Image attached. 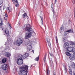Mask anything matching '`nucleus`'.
I'll return each mask as SVG.
<instances>
[{
    "mask_svg": "<svg viewBox=\"0 0 75 75\" xmlns=\"http://www.w3.org/2000/svg\"><path fill=\"white\" fill-rule=\"evenodd\" d=\"M49 71V70L48 69L46 70V72H47V75H49V73H48Z\"/></svg>",
    "mask_w": 75,
    "mask_h": 75,
    "instance_id": "obj_26",
    "label": "nucleus"
},
{
    "mask_svg": "<svg viewBox=\"0 0 75 75\" xmlns=\"http://www.w3.org/2000/svg\"><path fill=\"white\" fill-rule=\"evenodd\" d=\"M67 31L65 32L64 33V35H67Z\"/></svg>",
    "mask_w": 75,
    "mask_h": 75,
    "instance_id": "obj_27",
    "label": "nucleus"
},
{
    "mask_svg": "<svg viewBox=\"0 0 75 75\" xmlns=\"http://www.w3.org/2000/svg\"><path fill=\"white\" fill-rule=\"evenodd\" d=\"M9 68V66H8V65L7 64H3L2 67V69L4 70L5 71H6V70H7V69Z\"/></svg>",
    "mask_w": 75,
    "mask_h": 75,
    "instance_id": "obj_6",
    "label": "nucleus"
},
{
    "mask_svg": "<svg viewBox=\"0 0 75 75\" xmlns=\"http://www.w3.org/2000/svg\"><path fill=\"white\" fill-rule=\"evenodd\" d=\"M57 1V0H55L54 4H55V3Z\"/></svg>",
    "mask_w": 75,
    "mask_h": 75,
    "instance_id": "obj_39",
    "label": "nucleus"
},
{
    "mask_svg": "<svg viewBox=\"0 0 75 75\" xmlns=\"http://www.w3.org/2000/svg\"><path fill=\"white\" fill-rule=\"evenodd\" d=\"M50 64H53V62H52V58H50Z\"/></svg>",
    "mask_w": 75,
    "mask_h": 75,
    "instance_id": "obj_20",
    "label": "nucleus"
},
{
    "mask_svg": "<svg viewBox=\"0 0 75 75\" xmlns=\"http://www.w3.org/2000/svg\"><path fill=\"white\" fill-rule=\"evenodd\" d=\"M74 54V55H75V49H74L73 50V52H72Z\"/></svg>",
    "mask_w": 75,
    "mask_h": 75,
    "instance_id": "obj_25",
    "label": "nucleus"
},
{
    "mask_svg": "<svg viewBox=\"0 0 75 75\" xmlns=\"http://www.w3.org/2000/svg\"><path fill=\"white\" fill-rule=\"evenodd\" d=\"M28 57V53H25L23 54V56H22L21 54L19 55V58L17 60V64L19 65H21L23 64V60L22 59H25V58H27Z\"/></svg>",
    "mask_w": 75,
    "mask_h": 75,
    "instance_id": "obj_3",
    "label": "nucleus"
},
{
    "mask_svg": "<svg viewBox=\"0 0 75 75\" xmlns=\"http://www.w3.org/2000/svg\"><path fill=\"white\" fill-rule=\"evenodd\" d=\"M72 1L73 4H75V0H72Z\"/></svg>",
    "mask_w": 75,
    "mask_h": 75,
    "instance_id": "obj_32",
    "label": "nucleus"
},
{
    "mask_svg": "<svg viewBox=\"0 0 75 75\" xmlns=\"http://www.w3.org/2000/svg\"><path fill=\"white\" fill-rule=\"evenodd\" d=\"M1 6H0V10H0V8H1Z\"/></svg>",
    "mask_w": 75,
    "mask_h": 75,
    "instance_id": "obj_49",
    "label": "nucleus"
},
{
    "mask_svg": "<svg viewBox=\"0 0 75 75\" xmlns=\"http://www.w3.org/2000/svg\"><path fill=\"white\" fill-rule=\"evenodd\" d=\"M12 1H13V0H12Z\"/></svg>",
    "mask_w": 75,
    "mask_h": 75,
    "instance_id": "obj_52",
    "label": "nucleus"
},
{
    "mask_svg": "<svg viewBox=\"0 0 75 75\" xmlns=\"http://www.w3.org/2000/svg\"><path fill=\"white\" fill-rule=\"evenodd\" d=\"M1 48H3V46H2L1 48H0V49H1Z\"/></svg>",
    "mask_w": 75,
    "mask_h": 75,
    "instance_id": "obj_48",
    "label": "nucleus"
},
{
    "mask_svg": "<svg viewBox=\"0 0 75 75\" xmlns=\"http://www.w3.org/2000/svg\"><path fill=\"white\" fill-rule=\"evenodd\" d=\"M50 54L51 57H53V56H54V55H53V54L52 53H50Z\"/></svg>",
    "mask_w": 75,
    "mask_h": 75,
    "instance_id": "obj_37",
    "label": "nucleus"
},
{
    "mask_svg": "<svg viewBox=\"0 0 75 75\" xmlns=\"http://www.w3.org/2000/svg\"><path fill=\"white\" fill-rule=\"evenodd\" d=\"M69 72L70 75H72V70L71 69H69Z\"/></svg>",
    "mask_w": 75,
    "mask_h": 75,
    "instance_id": "obj_17",
    "label": "nucleus"
},
{
    "mask_svg": "<svg viewBox=\"0 0 75 75\" xmlns=\"http://www.w3.org/2000/svg\"><path fill=\"white\" fill-rule=\"evenodd\" d=\"M5 55L7 57H10L11 56V54L8 52H6L5 53Z\"/></svg>",
    "mask_w": 75,
    "mask_h": 75,
    "instance_id": "obj_11",
    "label": "nucleus"
},
{
    "mask_svg": "<svg viewBox=\"0 0 75 75\" xmlns=\"http://www.w3.org/2000/svg\"><path fill=\"white\" fill-rule=\"evenodd\" d=\"M39 56L38 57H36L35 59V61H38V59H39Z\"/></svg>",
    "mask_w": 75,
    "mask_h": 75,
    "instance_id": "obj_21",
    "label": "nucleus"
},
{
    "mask_svg": "<svg viewBox=\"0 0 75 75\" xmlns=\"http://www.w3.org/2000/svg\"><path fill=\"white\" fill-rule=\"evenodd\" d=\"M21 69L18 71L19 75H27L28 72V67L27 65H23L20 67Z\"/></svg>",
    "mask_w": 75,
    "mask_h": 75,
    "instance_id": "obj_2",
    "label": "nucleus"
},
{
    "mask_svg": "<svg viewBox=\"0 0 75 75\" xmlns=\"http://www.w3.org/2000/svg\"><path fill=\"white\" fill-rule=\"evenodd\" d=\"M4 16L5 17H8V15L6 13L5 14Z\"/></svg>",
    "mask_w": 75,
    "mask_h": 75,
    "instance_id": "obj_33",
    "label": "nucleus"
},
{
    "mask_svg": "<svg viewBox=\"0 0 75 75\" xmlns=\"http://www.w3.org/2000/svg\"><path fill=\"white\" fill-rule=\"evenodd\" d=\"M13 1L16 3H18V1L17 0H14Z\"/></svg>",
    "mask_w": 75,
    "mask_h": 75,
    "instance_id": "obj_29",
    "label": "nucleus"
},
{
    "mask_svg": "<svg viewBox=\"0 0 75 75\" xmlns=\"http://www.w3.org/2000/svg\"><path fill=\"white\" fill-rule=\"evenodd\" d=\"M69 68H70V66H69Z\"/></svg>",
    "mask_w": 75,
    "mask_h": 75,
    "instance_id": "obj_50",
    "label": "nucleus"
},
{
    "mask_svg": "<svg viewBox=\"0 0 75 75\" xmlns=\"http://www.w3.org/2000/svg\"><path fill=\"white\" fill-rule=\"evenodd\" d=\"M60 30H61V31H62V30H64V27H63V26H61L60 28Z\"/></svg>",
    "mask_w": 75,
    "mask_h": 75,
    "instance_id": "obj_19",
    "label": "nucleus"
},
{
    "mask_svg": "<svg viewBox=\"0 0 75 75\" xmlns=\"http://www.w3.org/2000/svg\"><path fill=\"white\" fill-rule=\"evenodd\" d=\"M24 30H25L26 31L25 39H28L31 38L34 31L31 28L30 25L29 24L25 25H24Z\"/></svg>",
    "mask_w": 75,
    "mask_h": 75,
    "instance_id": "obj_1",
    "label": "nucleus"
},
{
    "mask_svg": "<svg viewBox=\"0 0 75 75\" xmlns=\"http://www.w3.org/2000/svg\"><path fill=\"white\" fill-rule=\"evenodd\" d=\"M73 75H75V73H74V72H73Z\"/></svg>",
    "mask_w": 75,
    "mask_h": 75,
    "instance_id": "obj_42",
    "label": "nucleus"
},
{
    "mask_svg": "<svg viewBox=\"0 0 75 75\" xmlns=\"http://www.w3.org/2000/svg\"><path fill=\"white\" fill-rule=\"evenodd\" d=\"M64 48L66 49V51H68L69 52H72L74 48L73 47H69V45L68 42H65L64 44Z\"/></svg>",
    "mask_w": 75,
    "mask_h": 75,
    "instance_id": "obj_4",
    "label": "nucleus"
},
{
    "mask_svg": "<svg viewBox=\"0 0 75 75\" xmlns=\"http://www.w3.org/2000/svg\"><path fill=\"white\" fill-rule=\"evenodd\" d=\"M8 23V25H9V26H10V27H11V24H10V23Z\"/></svg>",
    "mask_w": 75,
    "mask_h": 75,
    "instance_id": "obj_40",
    "label": "nucleus"
},
{
    "mask_svg": "<svg viewBox=\"0 0 75 75\" xmlns=\"http://www.w3.org/2000/svg\"><path fill=\"white\" fill-rule=\"evenodd\" d=\"M26 16H27V13H25L23 15V18H25Z\"/></svg>",
    "mask_w": 75,
    "mask_h": 75,
    "instance_id": "obj_18",
    "label": "nucleus"
},
{
    "mask_svg": "<svg viewBox=\"0 0 75 75\" xmlns=\"http://www.w3.org/2000/svg\"><path fill=\"white\" fill-rule=\"evenodd\" d=\"M75 64L74 62H73L71 64V68L72 69H74L75 68Z\"/></svg>",
    "mask_w": 75,
    "mask_h": 75,
    "instance_id": "obj_12",
    "label": "nucleus"
},
{
    "mask_svg": "<svg viewBox=\"0 0 75 75\" xmlns=\"http://www.w3.org/2000/svg\"><path fill=\"white\" fill-rule=\"evenodd\" d=\"M18 3H17V4H16L15 6L16 7H17V6H18Z\"/></svg>",
    "mask_w": 75,
    "mask_h": 75,
    "instance_id": "obj_35",
    "label": "nucleus"
},
{
    "mask_svg": "<svg viewBox=\"0 0 75 75\" xmlns=\"http://www.w3.org/2000/svg\"><path fill=\"white\" fill-rule=\"evenodd\" d=\"M65 54L67 55V56H69V58L70 59V60H71V61H73L74 59V57H73L71 55V53L68 52H66Z\"/></svg>",
    "mask_w": 75,
    "mask_h": 75,
    "instance_id": "obj_5",
    "label": "nucleus"
},
{
    "mask_svg": "<svg viewBox=\"0 0 75 75\" xmlns=\"http://www.w3.org/2000/svg\"><path fill=\"white\" fill-rule=\"evenodd\" d=\"M4 35L6 37H9L10 36V31L9 30L6 29Z\"/></svg>",
    "mask_w": 75,
    "mask_h": 75,
    "instance_id": "obj_8",
    "label": "nucleus"
},
{
    "mask_svg": "<svg viewBox=\"0 0 75 75\" xmlns=\"http://www.w3.org/2000/svg\"><path fill=\"white\" fill-rule=\"evenodd\" d=\"M7 8L8 10L9 11V12L11 10V8L9 7H8Z\"/></svg>",
    "mask_w": 75,
    "mask_h": 75,
    "instance_id": "obj_22",
    "label": "nucleus"
},
{
    "mask_svg": "<svg viewBox=\"0 0 75 75\" xmlns=\"http://www.w3.org/2000/svg\"><path fill=\"white\" fill-rule=\"evenodd\" d=\"M47 41L48 44V45L49 46V47H51V43L50 41V39L49 38H47Z\"/></svg>",
    "mask_w": 75,
    "mask_h": 75,
    "instance_id": "obj_9",
    "label": "nucleus"
},
{
    "mask_svg": "<svg viewBox=\"0 0 75 75\" xmlns=\"http://www.w3.org/2000/svg\"><path fill=\"white\" fill-rule=\"evenodd\" d=\"M2 3H3L2 0H0V5H1Z\"/></svg>",
    "mask_w": 75,
    "mask_h": 75,
    "instance_id": "obj_30",
    "label": "nucleus"
},
{
    "mask_svg": "<svg viewBox=\"0 0 75 75\" xmlns=\"http://www.w3.org/2000/svg\"><path fill=\"white\" fill-rule=\"evenodd\" d=\"M2 25H3V22L0 23V26H1Z\"/></svg>",
    "mask_w": 75,
    "mask_h": 75,
    "instance_id": "obj_38",
    "label": "nucleus"
},
{
    "mask_svg": "<svg viewBox=\"0 0 75 75\" xmlns=\"http://www.w3.org/2000/svg\"><path fill=\"white\" fill-rule=\"evenodd\" d=\"M41 13L42 14V11H41Z\"/></svg>",
    "mask_w": 75,
    "mask_h": 75,
    "instance_id": "obj_51",
    "label": "nucleus"
},
{
    "mask_svg": "<svg viewBox=\"0 0 75 75\" xmlns=\"http://www.w3.org/2000/svg\"><path fill=\"white\" fill-rule=\"evenodd\" d=\"M17 45L20 46L23 42V39L20 38L18 40H17Z\"/></svg>",
    "mask_w": 75,
    "mask_h": 75,
    "instance_id": "obj_7",
    "label": "nucleus"
},
{
    "mask_svg": "<svg viewBox=\"0 0 75 75\" xmlns=\"http://www.w3.org/2000/svg\"><path fill=\"white\" fill-rule=\"evenodd\" d=\"M67 33H73L74 32L73 31V30L72 29H70L66 31Z\"/></svg>",
    "mask_w": 75,
    "mask_h": 75,
    "instance_id": "obj_13",
    "label": "nucleus"
},
{
    "mask_svg": "<svg viewBox=\"0 0 75 75\" xmlns=\"http://www.w3.org/2000/svg\"><path fill=\"white\" fill-rule=\"evenodd\" d=\"M0 30H4V28L3 26H1L0 27Z\"/></svg>",
    "mask_w": 75,
    "mask_h": 75,
    "instance_id": "obj_24",
    "label": "nucleus"
},
{
    "mask_svg": "<svg viewBox=\"0 0 75 75\" xmlns=\"http://www.w3.org/2000/svg\"><path fill=\"white\" fill-rule=\"evenodd\" d=\"M40 18H41V20H42V21H43V20H42V19H43V18H42V17H41V16H40Z\"/></svg>",
    "mask_w": 75,
    "mask_h": 75,
    "instance_id": "obj_34",
    "label": "nucleus"
},
{
    "mask_svg": "<svg viewBox=\"0 0 75 75\" xmlns=\"http://www.w3.org/2000/svg\"><path fill=\"white\" fill-rule=\"evenodd\" d=\"M53 75H55V73H54Z\"/></svg>",
    "mask_w": 75,
    "mask_h": 75,
    "instance_id": "obj_45",
    "label": "nucleus"
},
{
    "mask_svg": "<svg viewBox=\"0 0 75 75\" xmlns=\"http://www.w3.org/2000/svg\"><path fill=\"white\" fill-rule=\"evenodd\" d=\"M6 44H7V42H6L5 44V45H6Z\"/></svg>",
    "mask_w": 75,
    "mask_h": 75,
    "instance_id": "obj_46",
    "label": "nucleus"
},
{
    "mask_svg": "<svg viewBox=\"0 0 75 75\" xmlns=\"http://www.w3.org/2000/svg\"><path fill=\"white\" fill-rule=\"evenodd\" d=\"M46 57H47V54L45 53V56L43 58V60L44 62H45L46 61Z\"/></svg>",
    "mask_w": 75,
    "mask_h": 75,
    "instance_id": "obj_15",
    "label": "nucleus"
},
{
    "mask_svg": "<svg viewBox=\"0 0 75 75\" xmlns=\"http://www.w3.org/2000/svg\"><path fill=\"white\" fill-rule=\"evenodd\" d=\"M2 63H5L6 61H7V60L6 59H4V60L3 59L2 60Z\"/></svg>",
    "mask_w": 75,
    "mask_h": 75,
    "instance_id": "obj_23",
    "label": "nucleus"
},
{
    "mask_svg": "<svg viewBox=\"0 0 75 75\" xmlns=\"http://www.w3.org/2000/svg\"><path fill=\"white\" fill-rule=\"evenodd\" d=\"M74 18H75V13H74Z\"/></svg>",
    "mask_w": 75,
    "mask_h": 75,
    "instance_id": "obj_44",
    "label": "nucleus"
},
{
    "mask_svg": "<svg viewBox=\"0 0 75 75\" xmlns=\"http://www.w3.org/2000/svg\"><path fill=\"white\" fill-rule=\"evenodd\" d=\"M4 20H6V21H7V18L4 17Z\"/></svg>",
    "mask_w": 75,
    "mask_h": 75,
    "instance_id": "obj_36",
    "label": "nucleus"
},
{
    "mask_svg": "<svg viewBox=\"0 0 75 75\" xmlns=\"http://www.w3.org/2000/svg\"><path fill=\"white\" fill-rule=\"evenodd\" d=\"M31 49H32V46L31 45H29L27 47V51H29Z\"/></svg>",
    "mask_w": 75,
    "mask_h": 75,
    "instance_id": "obj_10",
    "label": "nucleus"
},
{
    "mask_svg": "<svg viewBox=\"0 0 75 75\" xmlns=\"http://www.w3.org/2000/svg\"><path fill=\"white\" fill-rule=\"evenodd\" d=\"M32 52H33V53H34V50H32Z\"/></svg>",
    "mask_w": 75,
    "mask_h": 75,
    "instance_id": "obj_43",
    "label": "nucleus"
},
{
    "mask_svg": "<svg viewBox=\"0 0 75 75\" xmlns=\"http://www.w3.org/2000/svg\"><path fill=\"white\" fill-rule=\"evenodd\" d=\"M64 67L65 71V73H66L67 72V67H66V66H64Z\"/></svg>",
    "mask_w": 75,
    "mask_h": 75,
    "instance_id": "obj_16",
    "label": "nucleus"
},
{
    "mask_svg": "<svg viewBox=\"0 0 75 75\" xmlns=\"http://www.w3.org/2000/svg\"><path fill=\"white\" fill-rule=\"evenodd\" d=\"M3 23V21L2 20V19L0 18V23Z\"/></svg>",
    "mask_w": 75,
    "mask_h": 75,
    "instance_id": "obj_31",
    "label": "nucleus"
},
{
    "mask_svg": "<svg viewBox=\"0 0 75 75\" xmlns=\"http://www.w3.org/2000/svg\"><path fill=\"white\" fill-rule=\"evenodd\" d=\"M51 7L52 8V10L53 12V14H54V15H53V17H54V8H53V7H54V5H53V4H52L51 5Z\"/></svg>",
    "mask_w": 75,
    "mask_h": 75,
    "instance_id": "obj_14",
    "label": "nucleus"
},
{
    "mask_svg": "<svg viewBox=\"0 0 75 75\" xmlns=\"http://www.w3.org/2000/svg\"><path fill=\"white\" fill-rule=\"evenodd\" d=\"M43 24V23H42V25Z\"/></svg>",
    "mask_w": 75,
    "mask_h": 75,
    "instance_id": "obj_47",
    "label": "nucleus"
},
{
    "mask_svg": "<svg viewBox=\"0 0 75 75\" xmlns=\"http://www.w3.org/2000/svg\"><path fill=\"white\" fill-rule=\"evenodd\" d=\"M52 64L50 63V65H51V67H52Z\"/></svg>",
    "mask_w": 75,
    "mask_h": 75,
    "instance_id": "obj_41",
    "label": "nucleus"
},
{
    "mask_svg": "<svg viewBox=\"0 0 75 75\" xmlns=\"http://www.w3.org/2000/svg\"><path fill=\"white\" fill-rule=\"evenodd\" d=\"M56 40L57 43L58 42V38H57V36H56Z\"/></svg>",
    "mask_w": 75,
    "mask_h": 75,
    "instance_id": "obj_28",
    "label": "nucleus"
}]
</instances>
